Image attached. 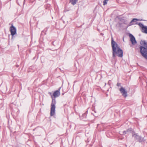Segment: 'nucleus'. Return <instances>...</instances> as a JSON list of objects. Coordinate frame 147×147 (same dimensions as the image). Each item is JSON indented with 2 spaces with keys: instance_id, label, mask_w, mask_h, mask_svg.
Wrapping results in <instances>:
<instances>
[{
  "instance_id": "1",
  "label": "nucleus",
  "mask_w": 147,
  "mask_h": 147,
  "mask_svg": "<svg viewBox=\"0 0 147 147\" xmlns=\"http://www.w3.org/2000/svg\"><path fill=\"white\" fill-rule=\"evenodd\" d=\"M111 46L112 48L113 56L114 58L116 56L122 57H123V52L118 45L114 41L113 38H111Z\"/></svg>"
},
{
  "instance_id": "2",
  "label": "nucleus",
  "mask_w": 147,
  "mask_h": 147,
  "mask_svg": "<svg viewBox=\"0 0 147 147\" xmlns=\"http://www.w3.org/2000/svg\"><path fill=\"white\" fill-rule=\"evenodd\" d=\"M132 134V136L136 140L139 142H144L145 140H144V138H142V137L138 135L137 134L135 133L134 131L131 132Z\"/></svg>"
},
{
  "instance_id": "3",
  "label": "nucleus",
  "mask_w": 147,
  "mask_h": 147,
  "mask_svg": "<svg viewBox=\"0 0 147 147\" xmlns=\"http://www.w3.org/2000/svg\"><path fill=\"white\" fill-rule=\"evenodd\" d=\"M140 52L144 57L147 59V42L145 47L140 46Z\"/></svg>"
},
{
  "instance_id": "4",
  "label": "nucleus",
  "mask_w": 147,
  "mask_h": 147,
  "mask_svg": "<svg viewBox=\"0 0 147 147\" xmlns=\"http://www.w3.org/2000/svg\"><path fill=\"white\" fill-rule=\"evenodd\" d=\"M56 103L55 99H52V103L51 105L50 112V115L51 116H53L55 113Z\"/></svg>"
},
{
  "instance_id": "5",
  "label": "nucleus",
  "mask_w": 147,
  "mask_h": 147,
  "mask_svg": "<svg viewBox=\"0 0 147 147\" xmlns=\"http://www.w3.org/2000/svg\"><path fill=\"white\" fill-rule=\"evenodd\" d=\"M119 90L124 97L126 98L127 97V92L124 88L122 87L119 89Z\"/></svg>"
},
{
  "instance_id": "6",
  "label": "nucleus",
  "mask_w": 147,
  "mask_h": 147,
  "mask_svg": "<svg viewBox=\"0 0 147 147\" xmlns=\"http://www.w3.org/2000/svg\"><path fill=\"white\" fill-rule=\"evenodd\" d=\"M10 31L11 34L12 36H13L16 33V28L13 26V24H12L11 26L10 27Z\"/></svg>"
},
{
  "instance_id": "7",
  "label": "nucleus",
  "mask_w": 147,
  "mask_h": 147,
  "mask_svg": "<svg viewBox=\"0 0 147 147\" xmlns=\"http://www.w3.org/2000/svg\"><path fill=\"white\" fill-rule=\"evenodd\" d=\"M129 36L130 38V40L133 45H134L137 43L135 37L132 34H130Z\"/></svg>"
},
{
  "instance_id": "8",
  "label": "nucleus",
  "mask_w": 147,
  "mask_h": 147,
  "mask_svg": "<svg viewBox=\"0 0 147 147\" xmlns=\"http://www.w3.org/2000/svg\"><path fill=\"white\" fill-rule=\"evenodd\" d=\"M60 88H59L58 90L55 91L53 93V96L54 97L56 98L59 96L60 94Z\"/></svg>"
},
{
  "instance_id": "9",
  "label": "nucleus",
  "mask_w": 147,
  "mask_h": 147,
  "mask_svg": "<svg viewBox=\"0 0 147 147\" xmlns=\"http://www.w3.org/2000/svg\"><path fill=\"white\" fill-rule=\"evenodd\" d=\"M142 31L144 32L147 33V27L144 26L142 28Z\"/></svg>"
},
{
  "instance_id": "10",
  "label": "nucleus",
  "mask_w": 147,
  "mask_h": 147,
  "mask_svg": "<svg viewBox=\"0 0 147 147\" xmlns=\"http://www.w3.org/2000/svg\"><path fill=\"white\" fill-rule=\"evenodd\" d=\"M78 0H70V2L72 5L76 4Z\"/></svg>"
},
{
  "instance_id": "11",
  "label": "nucleus",
  "mask_w": 147,
  "mask_h": 147,
  "mask_svg": "<svg viewBox=\"0 0 147 147\" xmlns=\"http://www.w3.org/2000/svg\"><path fill=\"white\" fill-rule=\"evenodd\" d=\"M140 43L141 45H143L144 46H143L144 47H145L146 45L147 44V42H146L144 40H141Z\"/></svg>"
},
{
  "instance_id": "12",
  "label": "nucleus",
  "mask_w": 147,
  "mask_h": 147,
  "mask_svg": "<svg viewBox=\"0 0 147 147\" xmlns=\"http://www.w3.org/2000/svg\"><path fill=\"white\" fill-rule=\"evenodd\" d=\"M132 131L131 130V129H128L127 131H124L123 132V134H126L127 133H128V132H130V133H131V132Z\"/></svg>"
},
{
  "instance_id": "13",
  "label": "nucleus",
  "mask_w": 147,
  "mask_h": 147,
  "mask_svg": "<svg viewBox=\"0 0 147 147\" xmlns=\"http://www.w3.org/2000/svg\"><path fill=\"white\" fill-rule=\"evenodd\" d=\"M138 21V20L136 18H134L130 22V24H131L130 25L133 24H132V23L133 22H136L137 21Z\"/></svg>"
},
{
  "instance_id": "14",
  "label": "nucleus",
  "mask_w": 147,
  "mask_h": 147,
  "mask_svg": "<svg viewBox=\"0 0 147 147\" xmlns=\"http://www.w3.org/2000/svg\"><path fill=\"white\" fill-rule=\"evenodd\" d=\"M139 26L142 28H143V27H144V26L141 23H139L138 24Z\"/></svg>"
},
{
  "instance_id": "15",
  "label": "nucleus",
  "mask_w": 147,
  "mask_h": 147,
  "mask_svg": "<svg viewBox=\"0 0 147 147\" xmlns=\"http://www.w3.org/2000/svg\"><path fill=\"white\" fill-rule=\"evenodd\" d=\"M108 1V0H104L103 1V5H106L107 4V2Z\"/></svg>"
},
{
  "instance_id": "16",
  "label": "nucleus",
  "mask_w": 147,
  "mask_h": 147,
  "mask_svg": "<svg viewBox=\"0 0 147 147\" xmlns=\"http://www.w3.org/2000/svg\"><path fill=\"white\" fill-rule=\"evenodd\" d=\"M111 80H109V81L108 82V84L109 85H110L111 84Z\"/></svg>"
},
{
  "instance_id": "17",
  "label": "nucleus",
  "mask_w": 147,
  "mask_h": 147,
  "mask_svg": "<svg viewBox=\"0 0 147 147\" xmlns=\"http://www.w3.org/2000/svg\"><path fill=\"white\" fill-rule=\"evenodd\" d=\"M117 85L118 86H119L121 85V84L119 83H117Z\"/></svg>"
},
{
  "instance_id": "18",
  "label": "nucleus",
  "mask_w": 147,
  "mask_h": 147,
  "mask_svg": "<svg viewBox=\"0 0 147 147\" xmlns=\"http://www.w3.org/2000/svg\"><path fill=\"white\" fill-rule=\"evenodd\" d=\"M82 115L83 116H85L86 114L85 113H84V114H83Z\"/></svg>"
}]
</instances>
